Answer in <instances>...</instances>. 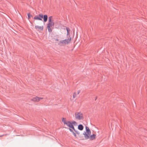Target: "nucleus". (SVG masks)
I'll list each match as a JSON object with an SVG mask.
<instances>
[{"label":"nucleus","mask_w":147,"mask_h":147,"mask_svg":"<svg viewBox=\"0 0 147 147\" xmlns=\"http://www.w3.org/2000/svg\"><path fill=\"white\" fill-rule=\"evenodd\" d=\"M62 121L64 125L69 127V128L72 129L75 131L74 125L77 126L78 125L77 123L75 121H69L67 120L65 118L63 117L62 118Z\"/></svg>","instance_id":"nucleus-1"},{"label":"nucleus","mask_w":147,"mask_h":147,"mask_svg":"<svg viewBox=\"0 0 147 147\" xmlns=\"http://www.w3.org/2000/svg\"><path fill=\"white\" fill-rule=\"evenodd\" d=\"M66 29L67 31V39L60 40L59 43L60 45H66L70 44L71 41V38L70 36V30L68 28H66Z\"/></svg>","instance_id":"nucleus-2"},{"label":"nucleus","mask_w":147,"mask_h":147,"mask_svg":"<svg viewBox=\"0 0 147 147\" xmlns=\"http://www.w3.org/2000/svg\"><path fill=\"white\" fill-rule=\"evenodd\" d=\"M74 117L77 120H80L83 119V113L81 112H76L74 113Z\"/></svg>","instance_id":"nucleus-3"},{"label":"nucleus","mask_w":147,"mask_h":147,"mask_svg":"<svg viewBox=\"0 0 147 147\" xmlns=\"http://www.w3.org/2000/svg\"><path fill=\"white\" fill-rule=\"evenodd\" d=\"M86 131L84 132L83 135L86 139H88L89 138V137L91 134V131L89 128L87 127H85Z\"/></svg>","instance_id":"nucleus-4"},{"label":"nucleus","mask_w":147,"mask_h":147,"mask_svg":"<svg viewBox=\"0 0 147 147\" xmlns=\"http://www.w3.org/2000/svg\"><path fill=\"white\" fill-rule=\"evenodd\" d=\"M43 99V98L42 97L36 96L32 98L31 100L35 102H37Z\"/></svg>","instance_id":"nucleus-5"},{"label":"nucleus","mask_w":147,"mask_h":147,"mask_svg":"<svg viewBox=\"0 0 147 147\" xmlns=\"http://www.w3.org/2000/svg\"><path fill=\"white\" fill-rule=\"evenodd\" d=\"M54 25V22H49L47 25V28L48 31L50 32H52V30L51 28L53 27Z\"/></svg>","instance_id":"nucleus-6"},{"label":"nucleus","mask_w":147,"mask_h":147,"mask_svg":"<svg viewBox=\"0 0 147 147\" xmlns=\"http://www.w3.org/2000/svg\"><path fill=\"white\" fill-rule=\"evenodd\" d=\"M43 16L42 14H39L38 15L35 16L34 18V20H42V18H43Z\"/></svg>","instance_id":"nucleus-7"},{"label":"nucleus","mask_w":147,"mask_h":147,"mask_svg":"<svg viewBox=\"0 0 147 147\" xmlns=\"http://www.w3.org/2000/svg\"><path fill=\"white\" fill-rule=\"evenodd\" d=\"M35 28L38 31H40L43 30L44 27L43 26L36 25L35 26Z\"/></svg>","instance_id":"nucleus-8"},{"label":"nucleus","mask_w":147,"mask_h":147,"mask_svg":"<svg viewBox=\"0 0 147 147\" xmlns=\"http://www.w3.org/2000/svg\"><path fill=\"white\" fill-rule=\"evenodd\" d=\"M96 137V135L95 134H93L92 135H90L88 139L91 140H93L95 139Z\"/></svg>","instance_id":"nucleus-9"},{"label":"nucleus","mask_w":147,"mask_h":147,"mask_svg":"<svg viewBox=\"0 0 147 147\" xmlns=\"http://www.w3.org/2000/svg\"><path fill=\"white\" fill-rule=\"evenodd\" d=\"M78 128L80 130H82L83 129L84 127L82 125L80 124L78 125Z\"/></svg>","instance_id":"nucleus-10"},{"label":"nucleus","mask_w":147,"mask_h":147,"mask_svg":"<svg viewBox=\"0 0 147 147\" xmlns=\"http://www.w3.org/2000/svg\"><path fill=\"white\" fill-rule=\"evenodd\" d=\"M43 20L45 22H46L47 21V19H48V16H47L46 15H45L43 16Z\"/></svg>","instance_id":"nucleus-11"},{"label":"nucleus","mask_w":147,"mask_h":147,"mask_svg":"<svg viewBox=\"0 0 147 147\" xmlns=\"http://www.w3.org/2000/svg\"><path fill=\"white\" fill-rule=\"evenodd\" d=\"M53 22L52 16H51L49 18V22Z\"/></svg>","instance_id":"nucleus-12"},{"label":"nucleus","mask_w":147,"mask_h":147,"mask_svg":"<svg viewBox=\"0 0 147 147\" xmlns=\"http://www.w3.org/2000/svg\"><path fill=\"white\" fill-rule=\"evenodd\" d=\"M72 129H71V128L69 129V130L73 133V134L74 135V136L76 138L77 136L76 134L75 133L73 130H72Z\"/></svg>","instance_id":"nucleus-13"},{"label":"nucleus","mask_w":147,"mask_h":147,"mask_svg":"<svg viewBox=\"0 0 147 147\" xmlns=\"http://www.w3.org/2000/svg\"><path fill=\"white\" fill-rule=\"evenodd\" d=\"M77 92H75L73 94V98H75L77 96Z\"/></svg>","instance_id":"nucleus-14"},{"label":"nucleus","mask_w":147,"mask_h":147,"mask_svg":"<svg viewBox=\"0 0 147 147\" xmlns=\"http://www.w3.org/2000/svg\"><path fill=\"white\" fill-rule=\"evenodd\" d=\"M28 20L30 19V18L32 17V15H31L30 13H29L28 14Z\"/></svg>","instance_id":"nucleus-15"},{"label":"nucleus","mask_w":147,"mask_h":147,"mask_svg":"<svg viewBox=\"0 0 147 147\" xmlns=\"http://www.w3.org/2000/svg\"><path fill=\"white\" fill-rule=\"evenodd\" d=\"M75 131L76 134H78V135L80 133L78 131H76L75 130V131Z\"/></svg>","instance_id":"nucleus-16"},{"label":"nucleus","mask_w":147,"mask_h":147,"mask_svg":"<svg viewBox=\"0 0 147 147\" xmlns=\"http://www.w3.org/2000/svg\"><path fill=\"white\" fill-rule=\"evenodd\" d=\"M80 91L79 90H78V91L77 92V94H78L80 93Z\"/></svg>","instance_id":"nucleus-17"}]
</instances>
